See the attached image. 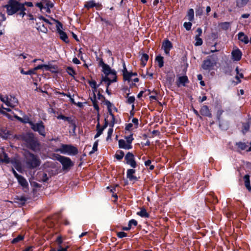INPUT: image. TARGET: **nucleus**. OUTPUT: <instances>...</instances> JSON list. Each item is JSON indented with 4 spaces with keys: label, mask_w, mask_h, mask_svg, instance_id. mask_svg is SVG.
<instances>
[{
    "label": "nucleus",
    "mask_w": 251,
    "mask_h": 251,
    "mask_svg": "<svg viewBox=\"0 0 251 251\" xmlns=\"http://www.w3.org/2000/svg\"><path fill=\"white\" fill-rule=\"evenodd\" d=\"M6 9V12L8 15H12L19 11V14L22 17L25 14V4H22L19 1L9 0L7 4L3 6Z\"/></svg>",
    "instance_id": "1"
},
{
    "label": "nucleus",
    "mask_w": 251,
    "mask_h": 251,
    "mask_svg": "<svg viewBox=\"0 0 251 251\" xmlns=\"http://www.w3.org/2000/svg\"><path fill=\"white\" fill-rule=\"evenodd\" d=\"M23 139L28 148L33 151H36L39 149L40 144L33 133H26L23 136Z\"/></svg>",
    "instance_id": "2"
},
{
    "label": "nucleus",
    "mask_w": 251,
    "mask_h": 251,
    "mask_svg": "<svg viewBox=\"0 0 251 251\" xmlns=\"http://www.w3.org/2000/svg\"><path fill=\"white\" fill-rule=\"evenodd\" d=\"M25 156V161L28 168L34 169L40 166L41 160L37 156L29 151L26 152Z\"/></svg>",
    "instance_id": "3"
},
{
    "label": "nucleus",
    "mask_w": 251,
    "mask_h": 251,
    "mask_svg": "<svg viewBox=\"0 0 251 251\" xmlns=\"http://www.w3.org/2000/svg\"><path fill=\"white\" fill-rule=\"evenodd\" d=\"M57 151L62 153L69 155H75L78 153L77 148L71 145L62 144Z\"/></svg>",
    "instance_id": "4"
},
{
    "label": "nucleus",
    "mask_w": 251,
    "mask_h": 251,
    "mask_svg": "<svg viewBox=\"0 0 251 251\" xmlns=\"http://www.w3.org/2000/svg\"><path fill=\"white\" fill-rule=\"evenodd\" d=\"M29 124L31 128L34 131H37L39 134L44 137L46 136L45 127L42 121L37 123H34L32 122H29Z\"/></svg>",
    "instance_id": "5"
},
{
    "label": "nucleus",
    "mask_w": 251,
    "mask_h": 251,
    "mask_svg": "<svg viewBox=\"0 0 251 251\" xmlns=\"http://www.w3.org/2000/svg\"><path fill=\"white\" fill-rule=\"evenodd\" d=\"M56 159L62 164L63 170L68 169L74 165L71 160L67 157L58 155Z\"/></svg>",
    "instance_id": "6"
},
{
    "label": "nucleus",
    "mask_w": 251,
    "mask_h": 251,
    "mask_svg": "<svg viewBox=\"0 0 251 251\" xmlns=\"http://www.w3.org/2000/svg\"><path fill=\"white\" fill-rule=\"evenodd\" d=\"M125 159L126 163L129 165L131 167L135 168L137 166V163L134 159V156L131 152H128L125 156Z\"/></svg>",
    "instance_id": "7"
},
{
    "label": "nucleus",
    "mask_w": 251,
    "mask_h": 251,
    "mask_svg": "<svg viewBox=\"0 0 251 251\" xmlns=\"http://www.w3.org/2000/svg\"><path fill=\"white\" fill-rule=\"evenodd\" d=\"M236 146L237 147V150L238 151H240L243 150H246L247 151H251V143H249V145H248V143H246L244 142H239L236 143Z\"/></svg>",
    "instance_id": "8"
},
{
    "label": "nucleus",
    "mask_w": 251,
    "mask_h": 251,
    "mask_svg": "<svg viewBox=\"0 0 251 251\" xmlns=\"http://www.w3.org/2000/svg\"><path fill=\"white\" fill-rule=\"evenodd\" d=\"M223 111L219 110L217 112V117L219 122V126L223 130H226L228 127V124L227 122H224L221 120L220 117L223 113Z\"/></svg>",
    "instance_id": "9"
},
{
    "label": "nucleus",
    "mask_w": 251,
    "mask_h": 251,
    "mask_svg": "<svg viewBox=\"0 0 251 251\" xmlns=\"http://www.w3.org/2000/svg\"><path fill=\"white\" fill-rule=\"evenodd\" d=\"M223 111L219 110L217 112V117L219 122V126L223 130H226L228 127V124L227 122H224L221 120L220 117L223 113Z\"/></svg>",
    "instance_id": "10"
},
{
    "label": "nucleus",
    "mask_w": 251,
    "mask_h": 251,
    "mask_svg": "<svg viewBox=\"0 0 251 251\" xmlns=\"http://www.w3.org/2000/svg\"><path fill=\"white\" fill-rule=\"evenodd\" d=\"M58 25H57V30L60 35V37L61 39H62L63 41H64L66 43H68L69 41L68 37L66 33L65 32L63 31L62 30H61L58 27V26H60L61 27H62V25L61 24V23L60 22H58Z\"/></svg>",
    "instance_id": "11"
},
{
    "label": "nucleus",
    "mask_w": 251,
    "mask_h": 251,
    "mask_svg": "<svg viewBox=\"0 0 251 251\" xmlns=\"http://www.w3.org/2000/svg\"><path fill=\"white\" fill-rule=\"evenodd\" d=\"M102 68V71L105 75V76H108L109 75H113V73H114L115 75H116V72L114 70H111L110 67L106 64H103Z\"/></svg>",
    "instance_id": "12"
},
{
    "label": "nucleus",
    "mask_w": 251,
    "mask_h": 251,
    "mask_svg": "<svg viewBox=\"0 0 251 251\" xmlns=\"http://www.w3.org/2000/svg\"><path fill=\"white\" fill-rule=\"evenodd\" d=\"M189 82V80L187 76L184 75L179 76L176 82L177 87H179L181 85L183 86H185V84Z\"/></svg>",
    "instance_id": "13"
},
{
    "label": "nucleus",
    "mask_w": 251,
    "mask_h": 251,
    "mask_svg": "<svg viewBox=\"0 0 251 251\" xmlns=\"http://www.w3.org/2000/svg\"><path fill=\"white\" fill-rule=\"evenodd\" d=\"M162 48H163L165 53L168 54L170 50L173 48L172 44L168 40H166L165 42L163 43Z\"/></svg>",
    "instance_id": "14"
},
{
    "label": "nucleus",
    "mask_w": 251,
    "mask_h": 251,
    "mask_svg": "<svg viewBox=\"0 0 251 251\" xmlns=\"http://www.w3.org/2000/svg\"><path fill=\"white\" fill-rule=\"evenodd\" d=\"M113 79H111L108 76H104L102 77L101 81L100 82V83H101L103 81L107 82V85L106 88H108L109 85L112 82H116L117 81V76L115 75L114 73H113Z\"/></svg>",
    "instance_id": "15"
},
{
    "label": "nucleus",
    "mask_w": 251,
    "mask_h": 251,
    "mask_svg": "<svg viewBox=\"0 0 251 251\" xmlns=\"http://www.w3.org/2000/svg\"><path fill=\"white\" fill-rule=\"evenodd\" d=\"M214 63L210 59L204 60L202 64V68L204 70H209L214 66Z\"/></svg>",
    "instance_id": "16"
},
{
    "label": "nucleus",
    "mask_w": 251,
    "mask_h": 251,
    "mask_svg": "<svg viewBox=\"0 0 251 251\" xmlns=\"http://www.w3.org/2000/svg\"><path fill=\"white\" fill-rule=\"evenodd\" d=\"M10 162V159L5 152L3 151L2 153H0V164L3 163L8 164Z\"/></svg>",
    "instance_id": "17"
},
{
    "label": "nucleus",
    "mask_w": 251,
    "mask_h": 251,
    "mask_svg": "<svg viewBox=\"0 0 251 251\" xmlns=\"http://www.w3.org/2000/svg\"><path fill=\"white\" fill-rule=\"evenodd\" d=\"M200 113L202 116L211 117V113L208 107L206 105H203L201 110Z\"/></svg>",
    "instance_id": "18"
},
{
    "label": "nucleus",
    "mask_w": 251,
    "mask_h": 251,
    "mask_svg": "<svg viewBox=\"0 0 251 251\" xmlns=\"http://www.w3.org/2000/svg\"><path fill=\"white\" fill-rule=\"evenodd\" d=\"M135 173V170L132 169H130L127 171V177L130 180H137V178L133 175Z\"/></svg>",
    "instance_id": "19"
},
{
    "label": "nucleus",
    "mask_w": 251,
    "mask_h": 251,
    "mask_svg": "<svg viewBox=\"0 0 251 251\" xmlns=\"http://www.w3.org/2000/svg\"><path fill=\"white\" fill-rule=\"evenodd\" d=\"M232 55L234 60L239 61L241 58L242 53L239 49H237L232 51Z\"/></svg>",
    "instance_id": "20"
},
{
    "label": "nucleus",
    "mask_w": 251,
    "mask_h": 251,
    "mask_svg": "<svg viewBox=\"0 0 251 251\" xmlns=\"http://www.w3.org/2000/svg\"><path fill=\"white\" fill-rule=\"evenodd\" d=\"M238 39L242 42H244L245 44H248L249 42L248 37L247 36L245 35V34L240 32L238 34Z\"/></svg>",
    "instance_id": "21"
},
{
    "label": "nucleus",
    "mask_w": 251,
    "mask_h": 251,
    "mask_svg": "<svg viewBox=\"0 0 251 251\" xmlns=\"http://www.w3.org/2000/svg\"><path fill=\"white\" fill-rule=\"evenodd\" d=\"M10 163H11L18 171H19L21 169V164L19 160L10 159Z\"/></svg>",
    "instance_id": "22"
},
{
    "label": "nucleus",
    "mask_w": 251,
    "mask_h": 251,
    "mask_svg": "<svg viewBox=\"0 0 251 251\" xmlns=\"http://www.w3.org/2000/svg\"><path fill=\"white\" fill-rule=\"evenodd\" d=\"M245 180V185L249 191H251V186H250V176L246 175L244 176Z\"/></svg>",
    "instance_id": "23"
},
{
    "label": "nucleus",
    "mask_w": 251,
    "mask_h": 251,
    "mask_svg": "<svg viewBox=\"0 0 251 251\" xmlns=\"http://www.w3.org/2000/svg\"><path fill=\"white\" fill-rule=\"evenodd\" d=\"M18 181L22 186L26 187L28 186V183L26 179L22 176H19L17 178Z\"/></svg>",
    "instance_id": "24"
},
{
    "label": "nucleus",
    "mask_w": 251,
    "mask_h": 251,
    "mask_svg": "<svg viewBox=\"0 0 251 251\" xmlns=\"http://www.w3.org/2000/svg\"><path fill=\"white\" fill-rule=\"evenodd\" d=\"M149 59V55L146 53H142L141 54V62L143 66H145L147 61Z\"/></svg>",
    "instance_id": "25"
},
{
    "label": "nucleus",
    "mask_w": 251,
    "mask_h": 251,
    "mask_svg": "<svg viewBox=\"0 0 251 251\" xmlns=\"http://www.w3.org/2000/svg\"><path fill=\"white\" fill-rule=\"evenodd\" d=\"M16 199L18 201L17 202H19V204L22 205H24L27 200V198L23 196H17Z\"/></svg>",
    "instance_id": "26"
},
{
    "label": "nucleus",
    "mask_w": 251,
    "mask_h": 251,
    "mask_svg": "<svg viewBox=\"0 0 251 251\" xmlns=\"http://www.w3.org/2000/svg\"><path fill=\"white\" fill-rule=\"evenodd\" d=\"M155 61L157 62L159 68H162L164 65L163 57L161 56H157L155 58Z\"/></svg>",
    "instance_id": "27"
},
{
    "label": "nucleus",
    "mask_w": 251,
    "mask_h": 251,
    "mask_svg": "<svg viewBox=\"0 0 251 251\" xmlns=\"http://www.w3.org/2000/svg\"><path fill=\"white\" fill-rule=\"evenodd\" d=\"M0 99L2 102L5 103L8 106H12L13 105V103L11 102V99H9L8 97L4 98L0 97Z\"/></svg>",
    "instance_id": "28"
},
{
    "label": "nucleus",
    "mask_w": 251,
    "mask_h": 251,
    "mask_svg": "<svg viewBox=\"0 0 251 251\" xmlns=\"http://www.w3.org/2000/svg\"><path fill=\"white\" fill-rule=\"evenodd\" d=\"M137 214L142 217L147 218L149 216V214L145 208H142L140 212H137Z\"/></svg>",
    "instance_id": "29"
},
{
    "label": "nucleus",
    "mask_w": 251,
    "mask_h": 251,
    "mask_svg": "<svg viewBox=\"0 0 251 251\" xmlns=\"http://www.w3.org/2000/svg\"><path fill=\"white\" fill-rule=\"evenodd\" d=\"M250 0H236V5L238 7H242L245 5Z\"/></svg>",
    "instance_id": "30"
},
{
    "label": "nucleus",
    "mask_w": 251,
    "mask_h": 251,
    "mask_svg": "<svg viewBox=\"0 0 251 251\" xmlns=\"http://www.w3.org/2000/svg\"><path fill=\"white\" fill-rule=\"evenodd\" d=\"M194 12L192 8L190 9L187 13L188 19L190 21H192L194 19Z\"/></svg>",
    "instance_id": "31"
},
{
    "label": "nucleus",
    "mask_w": 251,
    "mask_h": 251,
    "mask_svg": "<svg viewBox=\"0 0 251 251\" xmlns=\"http://www.w3.org/2000/svg\"><path fill=\"white\" fill-rule=\"evenodd\" d=\"M91 100L92 101L93 105L94 108L96 110H97V111H98L99 110V107L97 104V101L96 100V95H95V93L94 92V98L93 99L91 98Z\"/></svg>",
    "instance_id": "32"
},
{
    "label": "nucleus",
    "mask_w": 251,
    "mask_h": 251,
    "mask_svg": "<svg viewBox=\"0 0 251 251\" xmlns=\"http://www.w3.org/2000/svg\"><path fill=\"white\" fill-rule=\"evenodd\" d=\"M96 6V3H95L94 2V0H91V1H88L84 5V7L88 9L92 8Z\"/></svg>",
    "instance_id": "33"
},
{
    "label": "nucleus",
    "mask_w": 251,
    "mask_h": 251,
    "mask_svg": "<svg viewBox=\"0 0 251 251\" xmlns=\"http://www.w3.org/2000/svg\"><path fill=\"white\" fill-rule=\"evenodd\" d=\"M250 126V125L249 124V123H243L242 132L244 134H245L249 130Z\"/></svg>",
    "instance_id": "34"
},
{
    "label": "nucleus",
    "mask_w": 251,
    "mask_h": 251,
    "mask_svg": "<svg viewBox=\"0 0 251 251\" xmlns=\"http://www.w3.org/2000/svg\"><path fill=\"white\" fill-rule=\"evenodd\" d=\"M88 83L89 84L90 86L94 89L93 92H94L95 93V91H96L97 88V83L96 81L94 80H88Z\"/></svg>",
    "instance_id": "35"
},
{
    "label": "nucleus",
    "mask_w": 251,
    "mask_h": 251,
    "mask_svg": "<svg viewBox=\"0 0 251 251\" xmlns=\"http://www.w3.org/2000/svg\"><path fill=\"white\" fill-rule=\"evenodd\" d=\"M57 118L58 119H62V120H64L65 121L68 122L70 123H72V120L71 119V118L69 117H66L64 115H58L57 117Z\"/></svg>",
    "instance_id": "36"
},
{
    "label": "nucleus",
    "mask_w": 251,
    "mask_h": 251,
    "mask_svg": "<svg viewBox=\"0 0 251 251\" xmlns=\"http://www.w3.org/2000/svg\"><path fill=\"white\" fill-rule=\"evenodd\" d=\"M124 156V152L122 151L117 152L115 155V158L119 160H121L123 158Z\"/></svg>",
    "instance_id": "37"
},
{
    "label": "nucleus",
    "mask_w": 251,
    "mask_h": 251,
    "mask_svg": "<svg viewBox=\"0 0 251 251\" xmlns=\"http://www.w3.org/2000/svg\"><path fill=\"white\" fill-rule=\"evenodd\" d=\"M132 76V73H127L123 74V78L125 80L130 81V78Z\"/></svg>",
    "instance_id": "38"
},
{
    "label": "nucleus",
    "mask_w": 251,
    "mask_h": 251,
    "mask_svg": "<svg viewBox=\"0 0 251 251\" xmlns=\"http://www.w3.org/2000/svg\"><path fill=\"white\" fill-rule=\"evenodd\" d=\"M24 236L22 235H19L16 238H15L12 241V243L15 244L19 242L20 241H22L24 239Z\"/></svg>",
    "instance_id": "39"
},
{
    "label": "nucleus",
    "mask_w": 251,
    "mask_h": 251,
    "mask_svg": "<svg viewBox=\"0 0 251 251\" xmlns=\"http://www.w3.org/2000/svg\"><path fill=\"white\" fill-rule=\"evenodd\" d=\"M66 71L68 74L71 76H74L75 75V72L74 70L71 67H68L66 68Z\"/></svg>",
    "instance_id": "40"
},
{
    "label": "nucleus",
    "mask_w": 251,
    "mask_h": 251,
    "mask_svg": "<svg viewBox=\"0 0 251 251\" xmlns=\"http://www.w3.org/2000/svg\"><path fill=\"white\" fill-rule=\"evenodd\" d=\"M230 26V23L228 22L222 23L221 24V27L224 30H227Z\"/></svg>",
    "instance_id": "41"
},
{
    "label": "nucleus",
    "mask_w": 251,
    "mask_h": 251,
    "mask_svg": "<svg viewBox=\"0 0 251 251\" xmlns=\"http://www.w3.org/2000/svg\"><path fill=\"white\" fill-rule=\"evenodd\" d=\"M196 42L195 44V45L196 46H201L202 44V40L201 38H200V37H198V36H196Z\"/></svg>",
    "instance_id": "42"
},
{
    "label": "nucleus",
    "mask_w": 251,
    "mask_h": 251,
    "mask_svg": "<svg viewBox=\"0 0 251 251\" xmlns=\"http://www.w3.org/2000/svg\"><path fill=\"white\" fill-rule=\"evenodd\" d=\"M42 1L43 3L45 4L48 7V8H49L50 7L51 8L53 6L52 3L50 1H48L47 0H42Z\"/></svg>",
    "instance_id": "43"
},
{
    "label": "nucleus",
    "mask_w": 251,
    "mask_h": 251,
    "mask_svg": "<svg viewBox=\"0 0 251 251\" xmlns=\"http://www.w3.org/2000/svg\"><path fill=\"white\" fill-rule=\"evenodd\" d=\"M98 140L96 141L93 147L92 151L90 152V154H92L98 150Z\"/></svg>",
    "instance_id": "44"
},
{
    "label": "nucleus",
    "mask_w": 251,
    "mask_h": 251,
    "mask_svg": "<svg viewBox=\"0 0 251 251\" xmlns=\"http://www.w3.org/2000/svg\"><path fill=\"white\" fill-rule=\"evenodd\" d=\"M41 175V180L43 182H47V181L49 180V177H48L47 174L45 173H43Z\"/></svg>",
    "instance_id": "45"
},
{
    "label": "nucleus",
    "mask_w": 251,
    "mask_h": 251,
    "mask_svg": "<svg viewBox=\"0 0 251 251\" xmlns=\"http://www.w3.org/2000/svg\"><path fill=\"white\" fill-rule=\"evenodd\" d=\"M126 143L124 140L120 139L119 141V146L120 148L124 149L126 146Z\"/></svg>",
    "instance_id": "46"
},
{
    "label": "nucleus",
    "mask_w": 251,
    "mask_h": 251,
    "mask_svg": "<svg viewBox=\"0 0 251 251\" xmlns=\"http://www.w3.org/2000/svg\"><path fill=\"white\" fill-rule=\"evenodd\" d=\"M145 165L147 167H149V169L151 170H152L154 169V166L153 165H151V161L150 160H148L145 162Z\"/></svg>",
    "instance_id": "47"
},
{
    "label": "nucleus",
    "mask_w": 251,
    "mask_h": 251,
    "mask_svg": "<svg viewBox=\"0 0 251 251\" xmlns=\"http://www.w3.org/2000/svg\"><path fill=\"white\" fill-rule=\"evenodd\" d=\"M192 25V24L190 22H188V23L185 22V23H184L183 26H184V27L186 28V29L187 30H189L191 28Z\"/></svg>",
    "instance_id": "48"
},
{
    "label": "nucleus",
    "mask_w": 251,
    "mask_h": 251,
    "mask_svg": "<svg viewBox=\"0 0 251 251\" xmlns=\"http://www.w3.org/2000/svg\"><path fill=\"white\" fill-rule=\"evenodd\" d=\"M113 132V127H111L110 128H109L108 129V133H107V137L106 138L107 140H108L109 139H111Z\"/></svg>",
    "instance_id": "49"
},
{
    "label": "nucleus",
    "mask_w": 251,
    "mask_h": 251,
    "mask_svg": "<svg viewBox=\"0 0 251 251\" xmlns=\"http://www.w3.org/2000/svg\"><path fill=\"white\" fill-rule=\"evenodd\" d=\"M20 71H21V73L22 74H24V75H31L33 74V72L31 71V69L28 70L27 72H25V71H24L23 69H21Z\"/></svg>",
    "instance_id": "50"
},
{
    "label": "nucleus",
    "mask_w": 251,
    "mask_h": 251,
    "mask_svg": "<svg viewBox=\"0 0 251 251\" xmlns=\"http://www.w3.org/2000/svg\"><path fill=\"white\" fill-rule=\"evenodd\" d=\"M127 144H131L133 140L132 134L129 135L128 136L126 137Z\"/></svg>",
    "instance_id": "51"
},
{
    "label": "nucleus",
    "mask_w": 251,
    "mask_h": 251,
    "mask_svg": "<svg viewBox=\"0 0 251 251\" xmlns=\"http://www.w3.org/2000/svg\"><path fill=\"white\" fill-rule=\"evenodd\" d=\"M43 68H45L47 71H51L52 69H55L54 67L48 65H43Z\"/></svg>",
    "instance_id": "52"
},
{
    "label": "nucleus",
    "mask_w": 251,
    "mask_h": 251,
    "mask_svg": "<svg viewBox=\"0 0 251 251\" xmlns=\"http://www.w3.org/2000/svg\"><path fill=\"white\" fill-rule=\"evenodd\" d=\"M110 115L112 117V121H111V122L110 124V126L113 127L114 124H115V117H114V114L112 113L111 111H110Z\"/></svg>",
    "instance_id": "53"
},
{
    "label": "nucleus",
    "mask_w": 251,
    "mask_h": 251,
    "mask_svg": "<svg viewBox=\"0 0 251 251\" xmlns=\"http://www.w3.org/2000/svg\"><path fill=\"white\" fill-rule=\"evenodd\" d=\"M117 235L119 238H122L123 237L126 236L127 234L125 232H117Z\"/></svg>",
    "instance_id": "54"
},
{
    "label": "nucleus",
    "mask_w": 251,
    "mask_h": 251,
    "mask_svg": "<svg viewBox=\"0 0 251 251\" xmlns=\"http://www.w3.org/2000/svg\"><path fill=\"white\" fill-rule=\"evenodd\" d=\"M9 99H11V102L13 103V106H11L12 107H14L16 105V104L18 103V100L16 98L12 97H10Z\"/></svg>",
    "instance_id": "55"
},
{
    "label": "nucleus",
    "mask_w": 251,
    "mask_h": 251,
    "mask_svg": "<svg viewBox=\"0 0 251 251\" xmlns=\"http://www.w3.org/2000/svg\"><path fill=\"white\" fill-rule=\"evenodd\" d=\"M135 100V98L133 96H130L128 97L127 102L129 104L132 103Z\"/></svg>",
    "instance_id": "56"
},
{
    "label": "nucleus",
    "mask_w": 251,
    "mask_h": 251,
    "mask_svg": "<svg viewBox=\"0 0 251 251\" xmlns=\"http://www.w3.org/2000/svg\"><path fill=\"white\" fill-rule=\"evenodd\" d=\"M62 237L61 236H58L56 240V242L57 243L58 246H61V244L62 243Z\"/></svg>",
    "instance_id": "57"
},
{
    "label": "nucleus",
    "mask_w": 251,
    "mask_h": 251,
    "mask_svg": "<svg viewBox=\"0 0 251 251\" xmlns=\"http://www.w3.org/2000/svg\"><path fill=\"white\" fill-rule=\"evenodd\" d=\"M105 104L107 106V107L108 108V111L109 112V113L110 112V111H111V110L110 109V107L112 105V104L108 100H106L105 101Z\"/></svg>",
    "instance_id": "58"
},
{
    "label": "nucleus",
    "mask_w": 251,
    "mask_h": 251,
    "mask_svg": "<svg viewBox=\"0 0 251 251\" xmlns=\"http://www.w3.org/2000/svg\"><path fill=\"white\" fill-rule=\"evenodd\" d=\"M128 225H130V226H131L132 225H133L134 226H136L137 225V222L136 220L132 219L129 221Z\"/></svg>",
    "instance_id": "59"
},
{
    "label": "nucleus",
    "mask_w": 251,
    "mask_h": 251,
    "mask_svg": "<svg viewBox=\"0 0 251 251\" xmlns=\"http://www.w3.org/2000/svg\"><path fill=\"white\" fill-rule=\"evenodd\" d=\"M101 21H103L106 25H112V24L111 23V22L109 21H107V20H106L105 19L101 18Z\"/></svg>",
    "instance_id": "60"
},
{
    "label": "nucleus",
    "mask_w": 251,
    "mask_h": 251,
    "mask_svg": "<svg viewBox=\"0 0 251 251\" xmlns=\"http://www.w3.org/2000/svg\"><path fill=\"white\" fill-rule=\"evenodd\" d=\"M69 248L68 246H67L66 248H62L61 246H58V249H57V251H67V249Z\"/></svg>",
    "instance_id": "61"
},
{
    "label": "nucleus",
    "mask_w": 251,
    "mask_h": 251,
    "mask_svg": "<svg viewBox=\"0 0 251 251\" xmlns=\"http://www.w3.org/2000/svg\"><path fill=\"white\" fill-rule=\"evenodd\" d=\"M239 74V75H236L235 76V78L236 79H237L238 80V83H240L241 82V80L239 79V78L241 77V78H243L244 75H243V74Z\"/></svg>",
    "instance_id": "62"
},
{
    "label": "nucleus",
    "mask_w": 251,
    "mask_h": 251,
    "mask_svg": "<svg viewBox=\"0 0 251 251\" xmlns=\"http://www.w3.org/2000/svg\"><path fill=\"white\" fill-rule=\"evenodd\" d=\"M202 8H199V9H198L196 11V14L199 15H201L202 13Z\"/></svg>",
    "instance_id": "63"
},
{
    "label": "nucleus",
    "mask_w": 251,
    "mask_h": 251,
    "mask_svg": "<svg viewBox=\"0 0 251 251\" xmlns=\"http://www.w3.org/2000/svg\"><path fill=\"white\" fill-rule=\"evenodd\" d=\"M73 62L75 64H79L80 63L79 60L76 57L73 58Z\"/></svg>",
    "instance_id": "64"
}]
</instances>
